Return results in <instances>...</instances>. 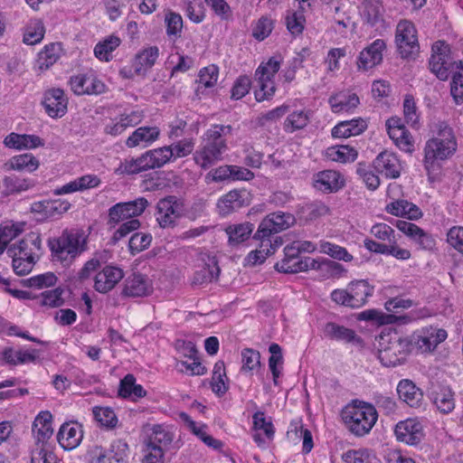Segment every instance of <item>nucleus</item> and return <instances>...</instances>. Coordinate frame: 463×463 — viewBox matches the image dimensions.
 Listing matches in <instances>:
<instances>
[{"label":"nucleus","instance_id":"obj_59","mask_svg":"<svg viewBox=\"0 0 463 463\" xmlns=\"http://www.w3.org/2000/svg\"><path fill=\"white\" fill-rule=\"evenodd\" d=\"M389 137L402 151L410 154L414 151V142L412 137L406 129V128L390 131Z\"/></svg>","mask_w":463,"mask_h":463},{"label":"nucleus","instance_id":"obj_13","mask_svg":"<svg viewBox=\"0 0 463 463\" xmlns=\"http://www.w3.org/2000/svg\"><path fill=\"white\" fill-rule=\"evenodd\" d=\"M183 213V204L174 197H167L157 203L156 218L162 228L173 226Z\"/></svg>","mask_w":463,"mask_h":463},{"label":"nucleus","instance_id":"obj_36","mask_svg":"<svg viewBox=\"0 0 463 463\" xmlns=\"http://www.w3.org/2000/svg\"><path fill=\"white\" fill-rule=\"evenodd\" d=\"M62 47L60 43L46 44L37 54L35 67L39 71H46L60 59Z\"/></svg>","mask_w":463,"mask_h":463},{"label":"nucleus","instance_id":"obj_5","mask_svg":"<svg viewBox=\"0 0 463 463\" xmlns=\"http://www.w3.org/2000/svg\"><path fill=\"white\" fill-rule=\"evenodd\" d=\"M408 337L401 336L397 332L383 333L379 340L381 363L387 367L402 364L411 353Z\"/></svg>","mask_w":463,"mask_h":463},{"label":"nucleus","instance_id":"obj_26","mask_svg":"<svg viewBox=\"0 0 463 463\" xmlns=\"http://www.w3.org/2000/svg\"><path fill=\"white\" fill-rule=\"evenodd\" d=\"M160 133V129L156 126L139 127L128 136L126 146L129 148L147 147L158 140Z\"/></svg>","mask_w":463,"mask_h":463},{"label":"nucleus","instance_id":"obj_37","mask_svg":"<svg viewBox=\"0 0 463 463\" xmlns=\"http://www.w3.org/2000/svg\"><path fill=\"white\" fill-rule=\"evenodd\" d=\"M121 44V39L116 34H110L97 43L93 49L94 56L102 62H109L113 59V52Z\"/></svg>","mask_w":463,"mask_h":463},{"label":"nucleus","instance_id":"obj_12","mask_svg":"<svg viewBox=\"0 0 463 463\" xmlns=\"http://www.w3.org/2000/svg\"><path fill=\"white\" fill-rule=\"evenodd\" d=\"M42 105L52 118H61L68 109V98L61 89H49L43 92Z\"/></svg>","mask_w":463,"mask_h":463},{"label":"nucleus","instance_id":"obj_57","mask_svg":"<svg viewBox=\"0 0 463 463\" xmlns=\"http://www.w3.org/2000/svg\"><path fill=\"white\" fill-rule=\"evenodd\" d=\"M146 162L144 154L140 156L134 158H127L120 162L118 166L115 169V174L118 175H135L139 172L147 170Z\"/></svg>","mask_w":463,"mask_h":463},{"label":"nucleus","instance_id":"obj_3","mask_svg":"<svg viewBox=\"0 0 463 463\" xmlns=\"http://www.w3.org/2000/svg\"><path fill=\"white\" fill-rule=\"evenodd\" d=\"M53 260L70 264L85 250L86 235L80 231H64L59 237L48 241Z\"/></svg>","mask_w":463,"mask_h":463},{"label":"nucleus","instance_id":"obj_55","mask_svg":"<svg viewBox=\"0 0 463 463\" xmlns=\"http://www.w3.org/2000/svg\"><path fill=\"white\" fill-rule=\"evenodd\" d=\"M358 319L364 321H378L380 324H406L411 321V318L408 316L383 315L374 309L361 312L358 315Z\"/></svg>","mask_w":463,"mask_h":463},{"label":"nucleus","instance_id":"obj_47","mask_svg":"<svg viewBox=\"0 0 463 463\" xmlns=\"http://www.w3.org/2000/svg\"><path fill=\"white\" fill-rule=\"evenodd\" d=\"M118 394L123 398L137 401L145 397L146 392L142 385L136 383V378L132 374H127L120 381Z\"/></svg>","mask_w":463,"mask_h":463},{"label":"nucleus","instance_id":"obj_16","mask_svg":"<svg viewBox=\"0 0 463 463\" xmlns=\"http://www.w3.org/2000/svg\"><path fill=\"white\" fill-rule=\"evenodd\" d=\"M143 117V112L139 110L125 111L110 118L105 125L104 132L117 137L122 134L128 128L139 124Z\"/></svg>","mask_w":463,"mask_h":463},{"label":"nucleus","instance_id":"obj_28","mask_svg":"<svg viewBox=\"0 0 463 463\" xmlns=\"http://www.w3.org/2000/svg\"><path fill=\"white\" fill-rule=\"evenodd\" d=\"M396 227L399 231L418 243L421 249L430 250L435 245V241L431 235L412 222L399 220L396 222Z\"/></svg>","mask_w":463,"mask_h":463},{"label":"nucleus","instance_id":"obj_48","mask_svg":"<svg viewBox=\"0 0 463 463\" xmlns=\"http://www.w3.org/2000/svg\"><path fill=\"white\" fill-rule=\"evenodd\" d=\"M241 372L246 375L259 374L261 371L260 354L258 351L245 348L241 353Z\"/></svg>","mask_w":463,"mask_h":463},{"label":"nucleus","instance_id":"obj_31","mask_svg":"<svg viewBox=\"0 0 463 463\" xmlns=\"http://www.w3.org/2000/svg\"><path fill=\"white\" fill-rule=\"evenodd\" d=\"M345 184L340 173L334 170H325L314 176V186L324 193L336 192Z\"/></svg>","mask_w":463,"mask_h":463},{"label":"nucleus","instance_id":"obj_21","mask_svg":"<svg viewBox=\"0 0 463 463\" xmlns=\"http://www.w3.org/2000/svg\"><path fill=\"white\" fill-rule=\"evenodd\" d=\"M83 439V429L78 421H66L60 427L57 440L65 450L76 449Z\"/></svg>","mask_w":463,"mask_h":463},{"label":"nucleus","instance_id":"obj_45","mask_svg":"<svg viewBox=\"0 0 463 463\" xmlns=\"http://www.w3.org/2000/svg\"><path fill=\"white\" fill-rule=\"evenodd\" d=\"M386 212L395 216H405L411 220H418L422 216L421 210L414 203L406 200H397L387 204Z\"/></svg>","mask_w":463,"mask_h":463},{"label":"nucleus","instance_id":"obj_62","mask_svg":"<svg viewBox=\"0 0 463 463\" xmlns=\"http://www.w3.org/2000/svg\"><path fill=\"white\" fill-rule=\"evenodd\" d=\"M321 253L326 254L333 259L349 262L353 260V256L345 248L331 243L329 241H321L319 245Z\"/></svg>","mask_w":463,"mask_h":463},{"label":"nucleus","instance_id":"obj_40","mask_svg":"<svg viewBox=\"0 0 463 463\" xmlns=\"http://www.w3.org/2000/svg\"><path fill=\"white\" fill-rule=\"evenodd\" d=\"M331 109L335 113L349 112L356 108L360 99L355 93L349 91H340L329 98L328 100Z\"/></svg>","mask_w":463,"mask_h":463},{"label":"nucleus","instance_id":"obj_61","mask_svg":"<svg viewBox=\"0 0 463 463\" xmlns=\"http://www.w3.org/2000/svg\"><path fill=\"white\" fill-rule=\"evenodd\" d=\"M256 78V86L254 90V95L257 101H263L269 99L275 93V82L274 80H268L267 77L261 76Z\"/></svg>","mask_w":463,"mask_h":463},{"label":"nucleus","instance_id":"obj_22","mask_svg":"<svg viewBox=\"0 0 463 463\" xmlns=\"http://www.w3.org/2000/svg\"><path fill=\"white\" fill-rule=\"evenodd\" d=\"M219 79V69L216 65L211 64L202 68L195 81V95L199 99L205 98L212 94Z\"/></svg>","mask_w":463,"mask_h":463},{"label":"nucleus","instance_id":"obj_60","mask_svg":"<svg viewBox=\"0 0 463 463\" xmlns=\"http://www.w3.org/2000/svg\"><path fill=\"white\" fill-rule=\"evenodd\" d=\"M294 431H295L294 446L298 447L301 443V452L303 454H308L314 447L313 437H312L311 431L309 430L304 428L302 424H300L298 426V423H296V425H295Z\"/></svg>","mask_w":463,"mask_h":463},{"label":"nucleus","instance_id":"obj_39","mask_svg":"<svg viewBox=\"0 0 463 463\" xmlns=\"http://www.w3.org/2000/svg\"><path fill=\"white\" fill-rule=\"evenodd\" d=\"M328 213L329 208L324 203L316 201L303 205H298L296 211V216L297 220L300 223H306L321 216H325Z\"/></svg>","mask_w":463,"mask_h":463},{"label":"nucleus","instance_id":"obj_8","mask_svg":"<svg viewBox=\"0 0 463 463\" xmlns=\"http://www.w3.org/2000/svg\"><path fill=\"white\" fill-rule=\"evenodd\" d=\"M431 51L429 62L431 72L441 80H448L455 67L449 45L444 41H438L432 44Z\"/></svg>","mask_w":463,"mask_h":463},{"label":"nucleus","instance_id":"obj_52","mask_svg":"<svg viewBox=\"0 0 463 463\" xmlns=\"http://www.w3.org/2000/svg\"><path fill=\"white\" fill-rule=\"evenodd\" d=\"M432 401L437 409L444 414L451 412L455 408L454 392L449 387H440L432 392Z\"/></svg>","mask_w":463,"mask_h":463},{"label":"nucleus","instance_id":"obj_35","mask_svg":"<svg viewBox=\"0 0 463 463\" xmlns=\"http://www.w3.org/2000/svg\"><path fill=\"white\" fill-rule=\"evenodd\" d=\"M366 128V121L362 118H357L339 122L332 128L331 134L335 138H347L360 135Z\"/></svg>","mask_w":463,"mask_h":463},{"label":"nucleus","instance_id":"obj_38","mask_svg":"<svg viewBox=\"0 0 463 463\" xmlns=\"http://www.w3.org/2000/svg\"><path fill=\"white\" fill-rule=\"evenodd\" d=\"M33 432L37 443L45 442L53 432L52 415L48 411H40L34 419Z\"/></svg>","mask_w":463,"mask_h":463},{"label":"nucleus","instance_id":"obj_33","mask_svg":"<svg viewBox=\"0 0 463 463\" xmlns=\"http://www.w3.org/2000/svg\"><path fill=\"white\" fill-rule=\"evenodd\" d=\"M147 438L146 444H156L162 446L169 445L175 438V429L166 424H154L146 429Z\"/></svg>","mask_w":463,"mask_h":463},{"label":"nucleus","instance_id":"obj_46","mask_svg":"<svg viewBox=\"0 0 463 463\" xmlns=\"http://www.w3.org/2000/svg\"><path fill=\"white\" fill-rule=\"evenodd\" d=\"M45 34V27L41 19L33 18L24 27L23 42L27 45L40 43Z\"/></svg>","mask_w":463,"mask_h":463},{"label":"nucleus","instance_id":"obj_20","mask_svg":"<svg viewBox=\"0 0 463 463\" xmlns=\"http://www.w3.org/2000/svg\"><path fill=\"white\" fill-rule=\"evenodd\" d=\"M394 433L399 441L408 445L419 444L424 436L421 423L411 418L398 422Z\"/></svg>","mask_w":463,"mask_h":463},{"label":"nucleus","instance_id":"obj_2","mask_svg":"<svg viewBox=\"0 0 463 463\" xmlns=\"http://www.w3.org/2000/svg\"><path fill=\"white\" fill-rule=\"evenodd\" d=\"M456 149L457 142L452 128L444 122L439 123L437 135L426 143L424 148V167L428 174L435 170L437 160L447 159Z\"/></svg>","mask_w":463,"mask_h":463},{"label":"nucleus","instance_id":"obj_17","mask_svg":"<svg viewBox=\"0 0 463 463\" xmlns=\"http://www.w3.org/2000/svg\"><path fill=\"white\" fill-rule=\"evenodd\" d=\"M385 9L382 0H363L360 5V15L362 20L371 27L385 29L384 21Z\"/></svg>","mask_w":463,"mask_h":463},{"label":"nucleus","instance_id":"obj_43","mask_svg":"<svg viewBox=\"0 0 463 463\" xmlns=\"http://www.w3.org/2000/svg\"><path fill=\"white\" fill-rule=\"evenodd\" d=\"M348 288L353 300V308H359L367 302V298L373 293V287L367 280L359 279L349 283Z\"/></svg>","mask_w":463,"mask_h":463},{"label":"nucleus","instance_id":"obj_32","mask_svg":"<svg viewBox=\"0 0 463 463\" xmlns=\"http://www.w3.org/2000/svg\"><path fill=\"white\" fill-rule=\"evenodd\" d=\"M274 428L269 418L263 412H256L253 415V439L259 446L272 439Z\"/></svg>","mask_w":463,"mask_h":463},{"label":"nucleus","instance_id":"obj_14","mask_svg":"<svg viewBox=\"0 0 463 463\" xmlns=\"http://www.w3.org/2000/svg\"><path fill=\"white\" fill-rule=\"evenodd\" d=\"M154 291V284L150 278L140 273H133L123 283L121 294L128 298H144Z\"/></svg>","mask_w":463,"mask_h":463},{"label":"nucleus","instance_id":"obj_27","mask_svg":"<svg viewBox=\"0 0 463 463\" xmlns=\"http://www.w3.org/2000/svg\"><path fill=\"white\" fill-rule=\"evenodd\" d=\"M386 49V43L382 39H377L364 48L358 58V68L364 71L373 68L383 61V52Z\"/></svg>","mask_w":463,"mask_h":463},{"label":"nucleus","instance_id":"obj_25","mask_svg":"<svg viewBox=\"0 0 463 463\" xmlns=\"http://www.w3.org/2000/svg\"><path fill=\"white\" fill-rule=\"evenodd\" d=\"M374 169L387 178L396 179L401 175L402 165L397 156L384 151L380 153L373 161Z\"/></svg>","mask_w":463,"mask_h":463},{"label":"nucleus","instance_id":"obj_53","mask_svg":"<svg viewBox=\"0 0 463 463\" xmlns=\"http://www.w3.org/2000/svg\"><path fill=\"white\" fill-rule=\"evenodd\" d=\"M31 463H60L54 449L46 442L36 443L31 451Z\"/></svg>","mask_w":463,"mask_h":463},{"label":"nucleus","instance_id":"obj_19","mask_svg":"<svg viewBox=\"0 0 463 463\" xmlns=\"http://www.w3.org/2000/svg\"><path fill=\"white\" fill-rule=\"evenodd\" d=\"M123 278L122 269L108 265L95 274L93 287L99 293L105 294L111 291Z\"/></svg>","mask_w":463,"mask_h":463},{"label":"nucleus","instance_id":"obj_24","mask_svg":"<svg viewBox=\"0 0 463 463\" xmlns=\"http://www.w3.org/2000/svg\"><path fill=\"white\" fill-rule=\"evenodd\" d=\"M218 274L219 268L215 258L203 254L194 265L193 283L201 285L210 282L217 278Z\"/></svg>","mask_w":463,"mask_h":463},{"label":"nucleus","instance_id":"obj_64","mask_svg":"<svg viewBox=\"0 0 463 463\" xmlns=\"http://www.w3.org/2000/svg\"><path fill=\"white\" fill-rule=\"evenodd\" d=\"M39 356V352L33 348L19 349L11 351L7 354V359L14 364H24L35 362Z\"/></svg>","mask_w":463,"mask_h":463},{"label":"nucleus","instance_id":"obj_54","mask_svg":"<svg viewBox=\"0 0 463 463\" xmlns=\"http://www.w3.org/2000/svg\"><path fill=\"white\" fill-rule=\"evenodd\" d=\"M24 231V222H5L0 225V255L7 245Z\"/></svg>","mask_w":463,"mask_h":463},{"label":"nucleus","instance_id":"obj_9","mask_svg":"<svg viewBox=\"0 0 463 463\" xmlns=\"http://www.w3.org/2000/svg\"><path fill=\"white\" fill-rule=\"evenodd\" d=\"M395 43L402 58H408L419 51L417 32L414 24L408 20H402L396 26Z\"/></svg>","mask_w":463,"mask_h":463},{"label":"nucleus","instance_id":"obj_56","mask_svg":"<svg viewBox=\"0 0 463 463\" xmlns=\"http://www.w3.org/2000/svg\"><path fill=\"white\" fill-rule=\"evenodd\" d=\"M253 224L250 222L230 225L225 229L231 245H237L245 241L253 231Z\"/></svg>","mask_w":463,"mask_h":463},{"label":"nucleus","instance_id":"obj_51","mask_svg":"<svg viewBox=\"0 0 463 463\" xmlns=\"http://www.w3.org/2000/svg\"><path fill=\"white\" fill-rule=\"evenodd\" d=\"M243 193L239 190H232L217 202V209L220 214L227 215L233 210L240 208L243 204Z\"/></svg>","mask_w":463,"mask_h":463},{"label":"nucleus","instance_id":"obj_1","mask_svg":"<svg viewBox=\"0 0 463 463\" xmlns=\"http://www.w3.org/2000/svg\"><path fill=\"white\" fill-rule=\"evenodd\" d=\"M43 252L42 238L37 232L27 234L7 249V254L12 259L13 270L18 276L29 274Z\"/></svg>","mask_w":463,"mask_h":463},{"label":"nucleus","instance_id":"obj_41","mask_svg":"<svg viewBox=\"0 0 463 463\" xmlns=\"http://www.w3.org/2000/svg\"><path fill=\"white\" fill-rule=\"evenodd\" d=\"M397 392L402 401L410 407H419L423 399L422 392L410 380H402L397 386Z\"/></svg>","mask_w":463,"mask_h":463},{"label":"nucleus","instance_id":"obj_6","mask_svg":"<svg viewBox=\"0 0 463 463\" xmlns=\"http://www.w3.org/2000/svg\"><path fill=\"white\" fill-rule=\"evenodd\" d=\"M158 56V47H144L135 54L129 65L120 69L119 74L122 78L128 80L137 76L144 78L156 64Z\"/></svg>","mask_w":463,"mask_h":463},{"label":"nucleus","instance_id":"obj_15","mask_svg":"<svg viewBox=\"0 0 463 463\" xmlns=\"http://www.w3.org/2000/svg\"><path fill=\"white\" fill-rule=\"evenodd\" d=\"M180 420L183 421L188 430L197 437L204 445L214 450H222L223 442L213 438L209 433L208 426L202 421L194 420L188 414L182 412L179 414Z\"/></svg>","mask_w":463,"mask_h":463},{"label":"nucleus","instance_id":"obj_10","mask_svg":"<svg viewBox=\"0 0 463 463\" xmlns=\"http://www.w3.org/2000/svg\"><path fill=\"white\" fill-rule=\"evenodd\" d=\"M147 205L148 203L144 197L127 203H118L109 210V223L116 225L128 219H136L144 213Z\"/></svg>","mask_w":463,"mask_h":463},{"label":"nucleus","instance_id":"obj_11","mask_svg":"<svg viewBox=\"0 0 463 463\" xmlns=\"http://www.w3.org/2000/svg\"><path fill=\"white\" fill-rule=\"evenodd\" d=\"M69 84L71 91L76 95H98L105 91V84L93 71L71 76Z\"/></svg>","mask_w":463,"mask_h":463},{"label":"nucleus","instance_id":"obj_42","mask_svg":"<svg viewBox=\"0 0 463 463\" xmlns=\"http://www.w3.org/2000/svg\"><path fill=\"white\" fill-rule=\"evenodd\" d=\"M6 165L11 170L30 174L39 168L40 161L33 154L24 153L12 156Z\"/></svg>","mask_w":463,"mask_h":463},{"label":"nucleus","instance_id":"obj_44","mask_svg":"<svg viewBox=\"0 0 463 463\" xmlns=\"http://www.w3.org/2000/svg\"><path fill=\"white\" fill-rule=\"evenodd\" d=\"M278 245L272 244L269 239H262L259 249L251 250L243 260L245 267H252L262 264L268 256L276 251Z\"/></svg>","mask_w":463,"mask_h":463},{"label":"nucleus","instance_id":"obj_58","mask_svg":"<svg viewBox=\"0 0 463 463\" xmlns=\"http://www.w3.org/2000/svg\"><path fill=\"white\" fill-rule=\"evenodd\" d=\"M326 157L335 162H353L357 157V151L348 146H338L327 148Z\"/></svg>","mask_w":463,"mask_h":463},{"label":"nucleus","instance_id":"obj_29","mask_svg":"<svg viewBox=\"0 0 463 463\" xmlns=\"http://www.w3.org/2000/svg\"><path fill=\"white\" fill-rule=\"evenodd\" d=\"M4 144L8 148L16 150H31L43 147L45 142L42 137L36 135L17 134L12 132L5 137Z\"/></svg>","mask_w":463,"mask_h":463},{"label":"nucleus","instance_id":"obj_63","mask_svg":"<svg viewBox=\"0 0 463 463\" xmlns=\"http://www.w3.org/2000/svg\"><path fill=\"white\" fill-rule=\"evenodd\" d=\"M232 128L230 125H213L203 136V142L217 145L222 141H225L222 137L231 134Z\"/></svg>","mask_w":463,"mask_h":463},{"label":"nucleus","instance_id":"obj_18","mask_svg":"<svg viewBox=\"0 0 463 463\" xmlns=\"http://www.w3.org/2000/svg\"><path fill=\"white\" fill-rule=\"evenodd\" d=\"M227 150L226 141L217 145H211L202 141L200 147L194 155V160L197 165L206 169L222 159V154Z\"/></svg>","mask_w":463,"mask_h":463},{"label":"nucleus","instance_id":"obj_49","mask_svg":"<svg viewBox=\"0 0 463 463\" xmlns=\"http://www.w3.org/2000/svg\"><path fill=\"white\" fill-rule=\"evenodd\" d=\"M212 391L218 396H222L229 389V378L226 374L223 361H217L214 364L211 380Z\"/></svg>","mask_w":463,"mask_h":463},{"label":"nucleus","instance_id":"obj_7","mask_svg":"<svg viewBox=\"0 0 463 463\" xmlns=\"http://www.w3.org/2000/svg\"><path fill=\"white\" fill-rule=\"evenodd\" d=\"M448 334L442 328L426 326L414 331L407 336L411 352L426 354L433 352L437 346L446 340Z\"/></svg>","mask_w":463,"mask_h":463},{"label":"nucleus","instance_id":"obj_30","mask_svg":"<svg viewBox=\"0 0 463 463\" xmlns=\"http://www.w3.org/2000/svg\"><path fill=\"white\" fill-rule=\"evenodd\" d=\"M288 227V216L278 212L269 214L260 222L255 237L266 239L272 233H277Z\"/></svg>","mask_w":463,"mask_h":463},{"label":"nucleus","instance_id":"obj_34","mask_svg":"<svg viewBox=\"0 0 463 463\" xmlns=\"http://www.w3.org/2000/svg\"><path fill=\"white\" fill-rule=\"evenodd\" d=\"M324 334L326 337L332 340L352 343L354 345H361L363 343L361 337L358 336L353 329L334 322H328L326 324L324 327Z\"/></svg>","mask_w":463,"mask_h":463},{"label":"nucleus","instance_id":"obj_50","mask_svg":"<svg viewBox=\"0 0 463 463\" xmlns=\"http://www.w3.org/2000/svg\"><path fill=\"white\" fill-rule=\"evenodd\" d=\"M147 169L159 168L173 158L171 146H165L144 153Z\"/></svg>","mask_w":463,"mask_h":463},{"label":"nucleus","instance_id":"obj_4","mask_svg":"<svg viewBox=\"0 0 463 463\" xmlns=\"http://www.w3.org/2000/svg\"><path fill=\"white\" fill-rule=\"evenodd\" d=\"M341 415L351 432L358 437L369 433L378 418L375 407L364 402L346 406Z\"/></svg>","mask_w":463,"mask_h":463},{"label":"nucleus","instance_id":"obj_23","mask_svg":"<svg viewBox=\"0 0 463 463\" xmlns=\"http://www.w3.org/2000/svg\"><path fill=\"white\" fill-rule=\"evenodd\" d=\"M101 179L95 174H87L77 177L61 186L53 190V194L62 195L77 192H84L90 189L97 188L100 185Z\"/></svg>","mask_w":463,"mask_h":463}]
</instances>
